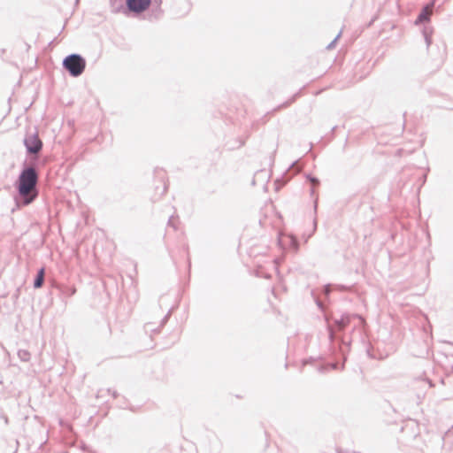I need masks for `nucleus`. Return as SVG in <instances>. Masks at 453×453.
Wrapping results in <instances>:
<instances>
[{"label": "nucleus", "mask_w": 453, "mask_h": 453, "mask_svg": "<svg viewBox=\"0 0 453 453\" xmlns=\"http://www.w3.org/2000/svg\"><path fill=\"white\" fill-rule=\"evenodd\" d=\"M38 176L34 168H27L19 178V193L24 197L25 204L30 203L37 196L35 190Z\"/></svg>", "instance_id": "f257e3e1"}, {"label": "nucleus", "mask_w": 453, "mask_h": 453, "mask_svg": "<svg viewBox=\"0 0 453 453\" xmlns=\"http://www.w3.org/2000/svg\"><path fill=\"white\" fill-rule=\"evenodd\" d=\"M63 65L72 76L77 77L84 72L86 61L80 55L72 54L64 59Z\"/></svg>", "instance_id": "f03ea898"}, {"label": "nucleus", "mask_w": 453, "mask_h": 453, "mask_svg": "<svg viewBox=\"0 0 453 453\" xmlns=\"http://www.w3.org/2000/svg\"><path fill=\"white\" fill-rule=\"evenodd\" d=\"M25 145L29 153L37 154L42 147V142L37 133L28 135L25 139Z\"/></svg>", "instance_id": "7ed1b4c3"}, {"label": "nucleus", "mask_w": 453, "mask_h": 453, "mask_svg": "<svg viewBox=\"0 0 453 453\" xmlns=\"http://www.w3.org/2000/svg\"><path fill=\"white\" fill-rule=\"evenodd\" d=\"M150 2L151 0H127V4L131 12L139 13L147 10Z\"/></svg>", "instance_id": "20e7f679"}, {"label": "nucleus", "mask_w": 453, "mask_h": 453, "mask_svg": "<svg viewBox=\"0 0 453 453\" xmlns=\"http://www.w3.org/2000/svg\"><path fill=\"white\" fill-rule=\"evenodd\" d=\"M433 12V4L426 5L418 16L419 21L427 20Z\"/></svg>", "instance_id": "39448f33"}, {"label": "nucleus", "mask_w": 453, "mask_h": 453, "mask_svg": "<svg viewBox=\"0 0 453 453\" xmlns=\"http://www.w3.org/2000/svg\"><path fill=\"white\" fill-rule=\"evenodd\" d=\"M43 280H44V269L42 268L39 272H38V274H37V277L35 280V288H41L43 284Z\"/></svg>", "instance_id": "423d86ee"}]
</instances>
